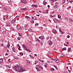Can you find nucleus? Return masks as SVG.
Returning a JSON list of instances; mask_svg holds the SVG:
<instances>
[{
	"mask_svg": "<svg viewBox=\"0 0 73 73\" xmlns=\"http://www.w3.org/2000/svg\"><path fill=\"white\" fill-rule=\"evenodd\" d=\"M67 37L68 38H69V37H70V36H69V35H67Z\"/></svg>",
	"mask_w": 73,
	"mask_h": 73,
	"instance_id": "50",
	"label": "nucleus"
},
{
	"mask_svg": "<svg viewBox=\"0 0 73 73\" xmlns=\"http://www.w3.org/2000/svg\"><path fill=\"white\" fill-rule=\"evenodd\" d=\"M48 54L50 56H51V55H52V54L50 52H48Z\"/></svg>",
	"mask_w": 73,
	"mask_h": 73,
	"instance_id": "21",
	"label": "nucleus"
},
{
	"mask_svg": "<svg viewBox=\"0 0 73 73\" xmlns=\"http://www.w3.org/2000/svg\"><path fill=\"white\" fill-rule=\"evenodd\" d=\"M37 66H38V67H39L40 68H41V69H43V68H42V66H41L38 65Z\"/></svg>",
	"mask_w": 73,
	"mask_h": 73,
	"instance_id": "11",
	"label": "nucleus"
},
{
	"mask_svg": "<svg viewBox=\"0 0 73 73\" xmlns=\"http://www.w3.org/2000/svg\"><path fill=\"white\" fill-rule=\"evenodd\" d=\"M58 17L59 19H61V16H60V15H58Z\"/></svg>",
	"mask_w": 73,
	"mask_h": 73,
	"instance_id": "32",
	"label": "nucleus"
},
{
	"mask_svg": "<svg viewBox=\"0 0 73 73\" xmlns=\"http://www.w3.org/2000/svg\"><path fill=\"white\" fill-rule=\"evenodd\" d=\"M7 53H8V52H9V50L7 49Z\"/></svg>",
	"mask_w": 73,
	"mask_h": 73,
	"instance_id": "58",
	"label": "nucleus"
},
{
	"mask_svg": "<svg viewBox=\"0 0 73 73\" xmlns=\"http://www.w3.org/2000/svg\"><path fill=\"white\" fill-rule=\"evenodd\" d=\"M36 70H38V71L39 72L40 71V69L39 68H38V67H36Z\"/></svg>",
	"mask_w": 73,
	"mask_h": 73,
	"instance_id": "16",
	"label": "nucleus"
},
{
	"mask_svg": "<svg viewBox=\"0 0 73 73\" xmlns=\"http://www.w3.org/2000/svg\"><path fill=\"white\" fill-rule=\"evenodd\" d=\"M16 18H19L20 17V16L18 15L16 16Z\"/></svg>",
	"mask_w": 73,
	"mask_h": 73,
	"instance_id": "40",
	"label": "nucleus"
},
{
	"mask_svg": "<svg viewBox=\"0 0 73 73\" xmlns=\"http://www.w3.org/2000/svg\"><path fill=\"white\" fill-rule=\"evenodd\" d=\"M11 30L13 31H15V29H14V28H13V27L11 28Z\"/></svg>",
	"mask_w": 73,
	"mask_h": 73,
	"instance_id": "34",
	"label": "nucleus"
},
{
	"mask_svg": "<svg viewBox=\"0 0 73 73\" xmlns=\"http://www.w3.org/2000/svg\"><path fill=\"white\" fill-rule=\"evenodd\" d=\"M1 46H4V45L3 44H1Z\"/></svg>",
	"mask_w": 73,
	"mask_h": 73,
	"instance_id": "59",
	"label": "nucleus"
},
{
	"mask_svg": "<svg viewBox=\"0 0 73 73\" xmlns=\"http://www.w3.org/2000/svg\"><path fill=\"white\" fill-rule=\"evenodd\" d=\"M51 17H54V15H51Z\"/></svg>",
	"mask_w": 73,
	"mask_h": 73,
	"instance_id": "64",
	"label": "nucleus"
},
{
	"mask_svg": "<svg viewBox=\"0 0 73 73\" xmlns=\"http://www.w3.org/2000/svg\"><path fill=\"white\" fill-rule=\"evenodd\" d=\"M58 8V6L55 5L54 6V9H57Z\"/></svg>",
	"mask_w": 73,
	"mask_h": 73,
	"instance_id": "20",
	"label": "nucleus"
},
{
	"mask_svg": "<svg viewBox=\"0 0 73 73\" xmlns=\"http://www.w3.org/2000/svg\"><path fill=\"white\" fill-rule=\"evenodd\" d=\"M54 69L53 68H51L50 69V70H51V71H52V70H53V71H54Z\"/></svg>",
	"mask_w": 73,
	"mask_h": 73,
	"instance_id": "33",
	"label": "nucleus"
},
{
	"mask_svg": "<svg viewBox=\"0 0 73 73\" xmlns=\"http://www.w3.org/2000/svg\"><path fill=\"white\" fill-rule=\"evenodd\" d=\"M36 41H38V42H39L40 43L41 45H43V43H42V42H41V40H40L39 39H36Z\"/></svg>",
	"mask_w": 73,
	"mask_h": 73,
	"instance_id": "3",
	"label": "nucleus"
},
{
	"mask_svg": "<svg viewBox=\"0 0 73 73\" xmlns=\"http://www.w3.org/2000/svg\"><path fill=\"white\" fill-rule=\"evenodd\" d=\"M24 68L22 66H21L20 67V68H19V72H23Z\"/></svg>",
	"mask_w": 73,
	"mask_h": 73,
	"instance_id": "2",
	"label": "nucleus"
},
{
	"mask_svg": "<svg viewBox=\"0 0 73 73\" xmlns=\"http://www.w3.org/2000/svg\"><path fill=\"white\" fill-rule=\"evenodd\" d=\"M69 20L70 21H73V20L71 19H70Z\"/></svg>",
	"mask_w": 73,
	"mask_h": 73,
	"instance_id": "49",
	"label": "nucleus"
},
{
	"mask_svg": "<svg viewBox=\"0 0 73 73\" xmlns=\"http://www.w3.org/2000/svg\"><path fill=\"white\" fill-rule=\"evenodd\" d=\"M65 0H63V3H65Z\"/></svg>",
	"mask_w": 73,
	"mask_h": 73,
	"instance_id": "53",
	"label": "nucleus"
},
{
	"mask_svg": "<svg viewBox=\"0 0 73 73\" xmlns=\"http://www.w3.org/2000/svg\"><path fill=\"white\" fill-rule=\"evenodd\" d=\"M9 46H10V44H8L7 46V48H9Z\"/></svg>",
	"mask_w": 73,
	"mask_h": 73,
	"instance_id": "29",
	"label": "nucleus"
},
{
	"mask_svg": "<svg viewBox=\"0 0 73 73\" xmlns=\"http://www.w3.org/2000/svg\"><path fill=\"white\" fill-rule=\"evenodd\" d=\"M57 22L58 23H60V21H59L58 20L57 21Z\"/></svg>",
	"mask_w": 73,
	"mask_h": 73,
	"instance_id": "44",
	"label": "nucleus"
},
{
	"mask_svg": "<svg viewBox=\"0 0 73 73\" xmlns=\"http://www.w3.org/2000/svg\"><path fill=\"white\" fill-rule=\"evenodd\" d=\"M8 68H11V66H8Z\"/></svg>",
	"mask_w": 73,
	"mask_h": 73,
	"instance_id": "55",
	"label": "nucleus"
},
{
	"mask_svg": "<svg viewBox=\"0 0 73 73\" xmlns=\"http://www.w3.org/2000/svg\"><path fill=\"white\" fill-rule=\"evenodd\" d=\"M26 50H27V51H28L29 52H31V50H30L29 49H27V48L26 49Z\"/></svg>",
	"mask_w": 73,
	"mask_h": 73,
	"instance_id": "28",
	"label": "nucleus"
},
{
	"mask_svg": "<svg viewBox=\"0 0 73 73\" xmlns=\"http://www.w3.org/2000/svg\"><path fill=\"white\" fill-rule=\"evenodd\" d=\"M62 50H66V48L65 47L64 48H63L62 49Z\"/></svg>",
	"mask_w": 73,
	"mask_h": 73,
	"instance_id": "26",
	"label": "nucleus"
},
{
	"mask_svg": "<svg viewBox=\"0 0 73 73\" xmlns=\"http://www.w3.org/2000/svg\"><path fill=\"white\" fill-rule=\"evenodd\" d=\"M69 3H72V2H73V1H72L69 0Z\"/></svg>",
	"mask_w": 73,
	"mask_h": 73,
	"instance_id": "43",
	"label": "nucleus"
},
{
	"mask_svg": "<svg viewBox=\"0 0 73 73\" xmlns=\"http://www.w3.org/2000/svg\"><path fill=\"white\" fill-rule=\"evenodd\" d=\"M30 57H32V58H33V56H32V55H30Z\"/></svg>",
	"mask_w": 73,
	"mask_h": 73,
	"instance_id": "51",
	"label": "nucleus"
},
{
	"mask_svg": "<svg viewBox=\"0 0 73 73\" xmlns=\"http://www.w3.org/2000/svg\"><path fill=\"white\" fill-rule=\"evenodd\" d=\"M43 3L44 5H45L46 4V2H45V1H43Z\"/></svg>",
	"mask_w": 73,
	"mask_h": 73,
	"instance_id": "23",
	"label": "nucleus"
},
{
	"mask_svg": "<svg viewBox=\"0 0 73 73\" xmlns=\"http://www.w3.org/2000/svg\"><path fill=\"white\" fill-rule=\"evenodd\" d=\"M11 23L13 24H14V23H15V20L14 19L12 21Z\"/></svg>",
	"mask_w": 73,
	"mask_h": 73,
	"instance_id": "15",
	"label": "nucleus"
},
{
	"mask_svg": "<svg viewBox=\"0 0 73 73\" xmlns=\"http://www.w3.org/2000/svg\"><path fill=\"white\" fill-rule=\"evenodd\" d=\"M25 18H27V19H30V17H28V16H25Z\"/></svg>",
	"mask_w": 73,
	"mask_h": 73,
	"instance_id": "27",
	"label": "nucleus"
},
{
	"mask_svg": "<svg viewBox=\"0 0 73 73\" xmlns=\"http://www.w3.org/2000/svg\"><path fill=\"white\" fill-rule=\"evenodd\" d=\"M59 31L60 32H61V29L60 28H59Z\"/></svg>",
	"mask_w": 73,
	"mask_h": 73,
	"instance_id": "48",
	"label": "nucleus"
},
{
	"mask_svg": "<svg viewBox=\"0 0 73 73\" xmlns=\"http://www.w3.org/2000/svg\"><path fill=\"white\" fill-rule=\"evenodd\" d=\"M65 20H68V19L67 18H65Z\"/></svg>",
	"mask_w": 73,
	"mask_h": 73,
	"instance_id": "47",
	"label": "nucleus"
},
{
	"mask_svg": "<svg viewBox=\"0 0 73 73\" xmlns=\"http://www.w3.org/2000/svg\"><path fill=\"white\" fill-rule=\"evenodd\" d=\"M21 1L22 3H24V4H26L27 3V1H25V0H21Z\"/></svg>",
	"mask_w": 73,
	"mask_h": 73,
	"instance_id": "4",
	"label": "nucleus"
},
{
	"mask_svg": "<svg viewBox=\"0 0 73 73\" xmlns=\"http://www.w3.org/2000/svg\"><path fill=\"white\" fill-rule=\"evenodd\" d=\"M2 33H3V34L5 33V31H3L2 32Z\"/></svg>",
	"mask_w": 73,
	"mask_h": 73,
	"instance_id": "45",
	"label": "nucleus"
},
{
	"mask_svg": "<svg viewBox=\"0 0 73 73\" xmlns=\"http://www.w3.org/2000/svg\"><path fill=\"white\" fill-rule=\"evenodd\" d=\"M3 62V60L1 59H0V63H2Z\"/></svg>",
	"mask_w": 73,
	"mask_h": 73,
	"instance_id": "31",
	"label": "nucleus"
},
{
	"mask_svg": "<svg viewBox=\"0 0 73 73\" xmlns=\"http://www.w3.org/2000/svg\"><path fill=\"white\" fill-rule=\"evenodd\" d=\"M17 39L18 40H20V37H18L17 38Z\"/></svg>",
	"mask_w": 73,
	"mask_h": 73,
	"instance_id": "42",
	"label": "nucleus"
},
{
	"mask_svg": "<svg viewBox=\"0 0 73 73\" xmlns=\"http://www.w3.org/2000/svg\"><path fill=\"white\" fill-rule=\"evenodd\" d=\"M60 33H61V34H64V33L62 31H60Z\"/></svg>",
	"mask_w": 73,
	"mask_h": 73,
	"instance_id": "46",
	"label": "nucleus"
},
{
	"mask_svg": "<svg viewBox=\"0 0 73 73\" xmlns=\"http://www.w3.org/2000/svg\"><path fill=\"white\" fill-rule=\"evenodd\" d=\"M21 27H17V30H20V29H21Z\"/></svg>",
	"mask_w": 73,
	"mask_h": 73,
	"instance_id": "22",
	"label": "nucleus"
},
{
	"mask_svg": "<svg viewBox=\"0 0 73 73\" xmlns=\"http://www.w3.org/2000/svg\"><path fill=\"white\" fill-rule=\"evenodd\" d=\"M22 46L23 48H24L25 50L27 49V47L26 46L25 44H23Z\"/></svg>",
	"mask_w": 73,
	"mask_h": 73,
	"instance_id": "7",
	"label": "nucleus"
},
{
	"mask_svg": "<svg viewBox=\"0 0 73 73\" xmlns=\"http://www.w3.org/2000/svg\"><path fill=\"white\" fill-rule=\"evenodd\" d=\"M23 54H24L23 53L20 52V55L21 56H23Z\"/></svg>",
	"mask_w": 73,
	"mask_h": 73,
	"instance_id": "35",
	"label": "nucleus"
},
{
	"mask_svg": "<svg viewBox=\"0 0 73 73\" xmlns=\"http://www.w3.org/2000/svg\"><path fill=\"white\" fill-rule=\"evenodd\" d=\"M54 66L55 68H56V69H57V67H56V66L54 65Z\"/></svg>",
	"mask_w": 73,
	"mask_h": 73,
	"instance_id": "56",
	"label": "nucleus"
},
{
	"mask_svg": "<svg viewBox=\"0 0 73 73\" xmlns=\"http://www.w3.org/2000/svg\"><path fill=\"white\" fill-rule=\"evenodd\" d=\"M53 19L55 20L56 21H57L58 20L56 18H54Z\"/></svg>",
	"mask_w": 73,
	"mask_h": 73,
	"instance_id": "39",
	"label": "nucleus"
},
{
	"mask_svg": "<svg viewBox=\"0 0 73 73\" xmlns=\"http://www.w3.org/2000/svg\"><path fill=\"white\" fill-rule=\"evenodd\" d=\"M55 61H56V62H57V63H58L59 62V60L57 59H55L54 60Z\"/></svg>",
	"mask_w": 73,
	"mask_h": 73,
	"instance_id": "10",
	"label": "nucleus"
},
{
	"mask_svg": "<svg viewBox=\"0 0 73 73\" xmlns=\"http://www.w3.org/2000/svg\"><path fill=\"white\" fill-rule=\"evenodd\" d=\"M27 62L28 64H31V62H30V61H29V60H27Z\"/></svg>",
	"mask_w": 73,
	"mask_h": 73,
	"instance_id": "18",
	"label": "nucleus"
},
{
	"mask_svg": "<svg viewBox=\"0 0 73 73\" xmlns=\"http://www.w3.org/2000/svg\"><path fill=\"white\" fill-rule=\"evenodd\" d=\"M56 30L54 29L53 30L52 32V33H54L56 32Z\"/></svg>",
	"mask_w": 73,
	"mask_h": 73,
	"instance_id": "19",
	"label": "nucleus"
},
{
	"mask_svg": "<svg viewBox=\"0 0 73 73\" xmlns=\"http://www.w3.org/2000/svg\"><path fill=\"white\" fill-rule=\"evenodd\" d=\"M32 22L33 23H34V20H32Z\"/></svg>",
	"mask_w": 73,
	"mask_h": 73,
	"instance_id": "62",
	"label": "nucleus"
},
{
	"mask_svg": "<svg viewBox=\"0 0 73 73\" xmlns=\"http://www.w3.org/2000/svg\"><path fill=\"white\" fill-rule=\"evenodd\" d=\"M18 34H19V36H21V34H19V33H18Z\"/></svg>",
	"mask_w": 73,
	"mask_h": 73,
	"instance_id": "52",
	"label": "nucleus"
},
{
	"mask_svg": "<svg viewBox=\"0 0 73 73\" xmlns=\"http://www.w3.org/2000/svg\"><path fill=\"white\" fill-rule=\"evenodd\" d=\"M39 12H40V13H41V10H39Z\"/></svg>",
	"mask_w": 73,
	"mask_h": 73,
	"instance_id": "60",
	"label": "nucleus"
},
{
	"mask_svg": "<svg viewBox=\"0 0 73 73\" xmlns=\"http://www.w3.org/2000/svg\"><path fill=\"white\" fill-rule=\"evenodd\" d=\"M47 65H48V64L47 63H44V66L45 67V68H46L47 67Z\"/></svg>",
	"mask_w": 73,
	"mask_h": 73,
	"instance_id": "12",
	"label": "nucleus"
},
{
	"mask_svg": "<svg viewBox=\"0 0 73 73\" xmlns=\"http://www.w3.org/2000/svg\"><path fill=\"white\" fill-rule=\"evenodd\" d=\"M35 26H36V27H37V26H38V23H36V24H35Z\"/></svg>",
	"mask_w": 73,
	"mask_h": 73,
	"instance_id": "37",
	"label": "nucleus"
},
{
	"mask_svg": "<svg viewBox=\"0 0 73 73\" xmlns=\"http://www.w3.org/2000/svg\"><path fill=\"white\" fill-rule=\"evenodd\" d=\"M47 7L48 8H50V6L49 5H48Z\"/></svg>",
	"mask_w": 73,
	"mask_h": 73,
	"instance_id": "63",
	"label": "nucleus"
},
{
	"mask_svg": "<svg viewBox=\"0 0 73 73\" xmlns=\"http://www.w3.org/2000/svg\"><path fill=\"white\" fill-rule=\"evenodd\" d=\"M48 63H50V62H52L50 61H48Z\"/></svg>",
	"mask_w": 73,
	"mask_h": 73,
	"instance_id": "41",
	"label": "nucleus"
},
{
	"mask_svg": "<svg viewBox=\"0 0 73 73\" xmlns=\"http://www.w3.org/2000/svg\"><path fill=\"white\" fill-rule=\"evenodd\" d=\"M53 44V42L51 40H50L49 42V44L50 45H52Z\"/></svg>",
	"mask_w": 73,
	"mask_h": 73,
	"instance_id": "9",
	"label": "nucleus"
},
{
	"mask_svg": "<svg viewBox=\"0 0 73 73\" xmlns=\"http://www.w3.org/2000/svg\"><path fill=\"white\" fill-rule=\"evenodd\" d=\"M28 30H29V31L30 32H33V31L32 30L30 29H28Z\"/></svg>",
	"mask_w": 73,
	"mask_h": 73,
	"instance_id": "17",
	"label": "nucleus"
},
{
	"mask_svg": "<svg viewBox=\"0 0 73 73\" xmlns=\"http://www.w3.org/2000/svg\"><path fill=\"white\" fill-rule=\"evenodd\" d=\"M50 1L52 2H54V0H50Z\"/></svg>",
	"mask_w": 73,
	"mask_h": 73,
	"instance_id": "54",
	"label": "nucleus"
},
{
	"mask_svg": "<svg viewBox=\"0 0 73 73\" xmlns=\"http://www.w3.org/2000/svg\"><path fill=\"white\" fill-rule=\"evenodd\" d=\"M17 46L19 48H18L19 50H20V46L19 45V44H18L17 45Z\"/></svg>",
	"mask_w": 73,
	"mask_h": 73,
	"instance_id": "13",
	"label": "nucleus"
},
{
	"mask_svg": "<svg viewBox=\"0 0 73 73\" xmlns=\"http://www.w3.org/2000/svg\"><path fill=\"white\" fill-rule=\"evenodd\" d=\"M39 38H40L41 40H44V37L43 36H41L39 37Z\"/></svg>",
	"mask_w": 73,
	"mask_h": 73,
	"instance_id": "6",
	"label": "nucleus"
},
{
	"mask_svg": "<svg viewBox=\"0 0 73 73\" xmlns=\"http://www.w3.org/2000/svg\"><path fill=\"white\" fill-rule=\"evenodd\" d=\"M60 55L62 57H63L64 56V55L63 54H60Z\"/></svg>",
	"mask_w": 73,
	"mask_h": 73,
	"instance_id": "38",
	"label": "nucleus"
},
{
	"mask_svg": "<svg viewBox=\"0 0 73 73\" xmlns=\"http://www.w3.org/2000/svg\"><path fill=\"white\" fill-rule=\"evenodd\" d=\"M14 58H15V59H17V60H19V58H18L17 57L14 56Z\"/></svg>",
	"mask_w": 73,
	"mask_h": 73,
	"instance_id": "24",
	"label": "nucleus"
},
{
	"mask_svg": "<svg viewBox=\"0 0 73 73\" xmlns=\"http://www.w3.org/2000/svg\"><path fill=\"white\" fill-rule=\"evenodd\" d=\"M20 66L19 65H17L16 66H15V67L13 68V69L15 70L16 71H17V70H18L19 71V69H20Z\"/></svg>",
	"mask_w": 73,
	"mask_h": 73,
	"instance_id": "1",
	"label": "nucleus"
},
{
	"mask_svg": "<svg viewBox=\"0 0 73 73\" xmlns=\"http://www.w3.org/2000/svg\"><path fill=\"white\" fill-rule=\"evenodd\" d=\"M15 48L14 47H13L12 48V49L14 52H15Z\"/></svg>",
	"mask_w": 73,
	"mask_h": 73,
	"instance_id": "30",
	"label": "nucleus"
},
{
	"mask_svg": "<svg viewBox=\"0 0 73 73\" xmlns=\"http://www.w3.org/2000/svg\"><path fill=\"white\" fill-rule=\"evenodd\" d=\"M32 6H33V7H36V8L37 7H38V6H37V5H35L34 4L32 5Z\"/></svg>",
	"mask_w": 73,
	"mask_h": 73,
	"instance_id": "14",
	"label": "nucleus"
},
{
	"mask_svg": "<svg viewBox=\"0 0 73 73\" xmlns=\"http://www.w3.org/2000/svg\"><path fill=\"white\" fill-rule=\"evenodd\" d=\"M26 9H28V7H26V8H23V9H21V10H22V11H25Z\"/></svg>",
	"mask_w": 73,
	"mask_h": 73,
	"instance_id": "5",
	"label": "nucleus"
},
{
	"mask_svg": "<svg viewBox=\"0 0 73 73\" xmlns=\"http://www.w3.org/2000/svg\"><path fill=\"white\" fill-rule=\"evenodd\" d=\"M3 9L4 10H5L6 11H7V8H6V7H4L3 8Z\"/></svg>",
	"mask_w": 73,
	"mask_h": 73,
	"instance_id": "36",
	"label": "nucleus"
},
{
	"mask_svg": "<svg viewBox=\"0 0 73 73\" xmlns=\"http://www.w3.org/2000/svg\"><path fill=\"white\" fill-rule=\"evenodd\" d=\"M71 8V7H69L68 8V9H70Z\"/></svg>",
	"mask_w": 73,
	"mask_h": 73,
	"instance_id": "57",
	"label": "nucleus"
},
{
	"mask_svg": "<svg viewBox=\"0 0 73 73\" xmlns=\"http://www.w3.org/2000/svg\"><path fill=\"white\" fill-rule=\"evenodd\" d=\"M6 27H11V24L10 23H8L6 25Z\"/></svg>",
	"mask_w": 73,
	"mask_h": 73,
	"instance_id": "8",
	"label": "nucleus"
},
{
	"mask_svg": "<svg viewBox=\"0 0 73 73\" xmlns=\"http://www.w3.org/2000/svg\"><path fill=\"white\" fill-rule=\"evenodd\" d=\"M8 53H6V54H5V55L6 56H8Z\"/></svg>",
	"mask_w": 73,
	"mask_h": 73,
	"instance_id": "61",
	"label": "nucleus"
},
{
	"mask_svg": "<svg viewBox=\"0 0 73 73\" xmlns=\"http://www.w3.org/2000/svg\"><path fill=\"white\" fill-rule=\"evenodd\" d=\"M70 50H71V48H68V52H70Z\"/></svg>",
	"mask_w": 73,
	"mask_h": 73,
	"instance_id": "25",
	"label": "nucleus"
}]
</instances>
